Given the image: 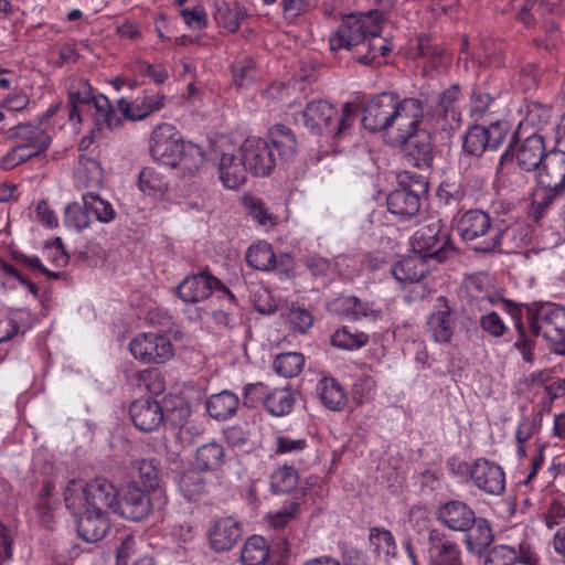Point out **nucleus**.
<instances>
[{"instance_id":"62","label":"nucleus","mask_w":565,"mask_h":565,"mask_svg":"<svg viewBox=\"0 0 565 565\" xmlns=\"http://www.w3.org/2000/svg\"><path fill=\"white\" fill-rule=\"evenodd\" d=\"M308 447L307 440L303 438H292L287 435H278L275 438V455H297Z\"/></svg>"},{"instance_id":"63","label":"nucleus","mask_w":565,"mask_h":565,"mask_svg":"<svg viewBox=\"0 0 565 565\" xmlns=\"http://www.w3.org/2000/svg\"><path fill=\"white\" fill-rule=\"evenodd\" d=\"M460 98V88L458 85H452L440 94L439 108L443 110L445 117H451L452 120L459 119V111L457 110V103Z\"/></svg>"},{"instance_id":"30","label":"nucleus","mask_w":565,"mask_h":565,"mask_svg":"<svg viewBox=\"0 0 565 565\" xmlns=\"http://www.w3.org/2000/svg\"><path fill=\"white\" fill-rule=\"evenodd\" d=\"M544 139L539 134H532L520 145L516 151V161L524 171H535L545 156Z\"/></svg>"},{"instance_id":"41","label":"nucleus","mask_w":565,"mask_h":565,"mask_svg":"<svg viewBox=\"0 0 565 565\" xmlns=\"http://www.w3.org/2000/svg\"><path fill=\"white\" fill-rule=\"evenodd\" d=\"M269 557V545L260 535H253L247 539L241 551L243 565H263Z\"/></svg>"},{"instance_id":"23","label":"nucleus","mask_w":565,"mask_h":565,"mask_svg":"<svg viewBox=\"0 0 565 565\" xmlns=\"http://www.w3.org/2000/svg\"><path fill=\"white\" fill-rule=\"evenodd\" d=\"M305 126L315 134H331L332 122L337 117L335 107L326 100H312L302 113Z\"/></svg>"},{"instance_id":"29","label":"nucleus","mask_w":565,"mask_h":565,"mask_svg":"<svg viewBox=\"0 0 565 565\" xmlns=\"http://www.w3.org/2000/svg\"><path fill=\"white\" fill-rule=\"evenodd\" d=\"M321 404L332 411L342 412L348 405L349 397L345 388L332 376H323L316 386Z\"/></svg>"},{"instance_id":"16","label":"nucleus","mask_w":565,"mask_h":565,"mask_svg":"<svg viewBox=\"0 0 565 565\" xmlns=\"http://www.w3.org/2000/svg\"><path fill=\"white\" fill-rule=\"evenodd\" d=\"M397 141L402 143L404 154L413 166L419 169L433 166L435 147L433 135L427 129L423 128Z\"/></svg>"},{"instance_id":"48","label":"nucleus","mask_w":565,"mask_h":565,"mask_svg":"<svg viewBox=\"0 0 565 565\" xmlns=\"http://www.w3.org/2000/svg\"><path fill=\"white\" fill-rule=\"evenodd\" d=\"M305 356L299 352L278 354L273 363L275 372L284 377L297 376L303 367Z\"/></svg>"},{"instance_id":"22","label":"nucleus","mask_w":565,"mask_h":565,"mask_svg":"<svg viewBox=\"0 0 565 565\" xmlns=\"http://www.w3.org/2000/svg\"><path fill=\"white\" fill-rule=\"evenodd\" d=\"M76 525L78 535L88 543L100 541L110 529L107 513L89 508L79 514Z\"/></svg>"},{"instance_id":"8","label":"nucleus","mask_w":565,"mask_h":565,"mask_svg":"<svg viewBox=\"0 0 565 565\" xmlns=\"http://www.w3.org/2000/svg\"><path fill=\"white\" fill-rule=\"evenodd\" d=\"M213 290L223 292L230 302L236 305L233 292L207 270L186 276L177 287L179 298L189 303L207 299Z\"/></svg>"},{"instance_id":"61","label":"nucleus","mask_w":565,"mask_h":565,"mask_svg":"<svg viewBox=\"0 0 565 565\" xmlns=\"http://www.w3.org/2000/svg\"><path fill=\"white\" fill-rule=\"evenodd\" d=\"M179 138H181V136L173 125L167 122L160 124L151 134L150 152Z\"/></svg>"},{"instance_id":"32","label":"nucleus","mask_w":565,"mask_h":565,"mask_svg":"<svg viewBox=\"0 0 565 565\" xmlns=\"http://www.w3.org/2000/svg\"><path fill=\"white\" fill-rule=\"evenodd\" d=\"M11 137L21 140L22 143L33 146L36 150L45 151L52 141L47 128L36 120L29 124H19L10 129Z\"/></svg>"},{"instance_id":"46","label":"nucleus","mask_w":565,"mask_h":565,"mask_svg":"<svg viewBox=\"0 0 565 565\" xmlns=\"http://www.w3.org/2000/svg\"><path fill=\"white\" fill-rule=\"evenodd\" d=\"M82 201L85 203L89 215H94L100 223H109L116 217V211L113 205L108 201L103 200L95 191L84 193Z\"/></svg>"},{"instance_id":"2","label":"nucleus","mask_w":565,"mask_h":565,"mask_svg":"<svg viewBox=\"0 0 565 565\" xmlns=\"http://www.w3.org/2000/svg\"><path fill=\"white\" fill-rule=\"evenodd\" d=\"M115 512L131 521H142L154 510L161 511L168 504L167 491L163 487H156L152 491L143 490L131 482L125 486Z\"/></svg>"},{"instance_id":"15","label":"nucleus","mask_w":565,"mask_h":565,"mask_svg":"<svg viewBox=\"0 0 565 565\" xmlns=\"http://www.w3.org/2000/svg\"><path fill=\"white\" fill-rule=\"evenodd\" d=\"M456 329V319L445 297L437 298L433 312L428 316L426 331L429 338L440 344L450 343Z\"/></svg>"},{"instance_id":"54","label":"nucleus","mask_w":565,"mask_h":565,"mask_svg":"<svg viewBox=\"0 0 565 565\" xmlns=\"http://www.w3.org/2000/svg\"><path fill=\"white\" fill-rule=\"evenodd\" d=\"M358 115V106L350 103L344 104L341 115L337 114L332 122L331 134L338 139L343 138L353 127Z\"/></svg>"},{"instance_id":"52","label":"nucleus","mask_w":565,"mask_h":565,"mask_svg":"<svg viewBox=\"0 0 565 565\" xmlns=\"http://www.w3.org/2000/svg\"><path fill=\"white\" fill-rule=\"evenodd\" d=\"M138 185L143 193L149 195L162 193L167 189L162 174L152 167H146L140 171Z\"/></svg>"},{"instance_id":"24","label":"nucleus","mask_w":565,"mask_h":565,"mask_svg":"<svg viewBox=\"0 0 565 565\" xmlns=\"http://www.w3.org/2000/svg\"><path fill=\"white\" fill-rule=\"evenodd\" d=\"M166 97L162 94L146 95L129 102L126 98L118 100V111L131 121H139L164 107Z\"/></svg>"},{"instance_id":"20","label":"nucleus","mask_w":565,"mask_h":565,"mask_svg":"<svg viewBox=\"0 0 565 565\" xmlns=\"http://www.w3.org/2000/svg\"><path fill=\"white\" fill-rule=\"evenodd\" d=\"M476 512L466 502L449 500L436 510V520L454 532H462L473 524Z\"/></svg>"},{"instance_id":"38","label":"nucleus","mask_w":565,"mask_h":565,"mask_svg":"<svg viewBox=\"0 0 565 565\" xmlns=\"http://www.w3.org/2000/svg\"><path fill=\"white\" fill-rule=\"evenodd\" d=\"M295 403L296 396L290 387H275L269 390L265 409L271 416L281 417L291 413Z\"/></svg>"},{"instance_id":"13","label":"nucleus","mask_w":565,"mask_h":565,"mask_svg":"<svg viewBox=\"0 0 565 565\" xmlns=\"http://www.w3.org/2000/svg\"><path fill=\"white\" fill-rule=\"evenodd\" d=\"M472 483L482 492L500 495L505 490V473L501 466L486 458H478L469 470Z\"/></svg>"},{"instance_id":"27","label":"nucleus","mask_w":565,"mask_h":565,"mask_svg":"<svg viewBox=\"0 0 565 565\" xmlns=\"http://www.w3.org/2000/svg\"><path fill=\"white\" fill-rule=\"evenodd\" d=\"M392 50V42L381 36V25L376 23L369 31L365 46L358 49L356 60L364 65H379V58L386 56Z\"/></svg>"},{"instance_id":"37","label":"nucleus","mask_w":565,"mask_h":565,"mask_svg":"<svg viewBox=\"0 0 565 565\" xmlns=\"http://www.w3.org/2000/svg\"><path fill=\"white\" fill-rule=\"evenodd\" d=\"M225 461L224 447L210 441L198 447L194 456V466L199 471H215Z\"/></svg>"},{"instance_id":"64","label":"nucleus","mask_w":565,"mask_h":565,"mask_svg":"<svg viewBox=\"0 0 565 565\" xmlns=\"http://www.w3.org/2000/svg\"><path fill=\"white\" fill-rule=\"evenodd\" d=\"M552 117L551 107L539 102H531L526 106L525 121L534 127H543Z\"/></svg>"},{"instance_id":"49","label":"nucleus","mask_w":565,"mask_h":565,"mask_svg":"<svg viewBox=\"0 0 565 565\" xmlns=\"http://www.w3.org/2000/svg\"><path fill=\"white\" fill-rule=\"evenodd\" d=\"M200 472L199 470H189L179 478V490L190 501L196 500L205 492L206 482Z\"/></svg>"},{"instance_id":"17","label":"nucleus","mask_w":565,"mask_h":565,"mask_svg":"<svg viewBox=\"0 0 565 565\" xmlns=\"http://www.w3.org/2000/svg\"><path fill=\"white\" fill-rule=\"evenodd\" d=\"M394 94L383 93L373 97L364 109L362 126L370 131L386 130L392 127Z\"/></svg>"},{"instance_id":"28","label":"nucleus","mask_w":565,"mask_h":565,"mask_svg":"<svg viewBox=\"0 0 565 565\" xmlns=\"http://www.w3.org/2000/svg\"><path fill=\"white\" fill-rule=\"evenodd\" d=\"M473 524H468L463 543L467 551L473 555H481L493 542L494 535L490 522L481 516H475Z\"/></svg>"},{"instance_id":"55","label":"nucleus","mask_w":565,"mask_h":565,"mask_svg":"<svg viewBox=\"0 0 565 565\" xmlns=\"http://www.w3.org/2000/svg\"><path fill=\"white\" fill-rule=\"evenodd\" d=\"M232 68L234 83L239 88L248 87L256 79L255 62L249 57L235 62Z\"/></svg>"},{"instance_id":"14","label":"nucleus","mask_w":565,"mask_h":565,"mask_svg":"<svg viewBox=\"0 0 565 565\" xmlns=\"http://www.w3.org/2000/svg\"><path fill=\"white\" fill-rule=\"evenodd\" d=\"M537 182L548 190V199L565 190V152L552 150L546 152L537 168Z\"/></svg>"},{"instance_id":"31","label":"nucleus","mask_w":565,"mask_h":565,"mask_svg":"<svg viewBox=\"0 0 565 565\" xmlns=\"http://www.w3.org/2000/svg\"><path fill=\"white\" fill-rule=\"evenodd\" d=\"M393 277L401 284H415L420 281L429 271L427 260L414 254L396 263L392 266Z\"/></svg>"},{"instance_id":"18","label":"nucleus","mask_w":565,"mask_h":565,"mask_svg":"<svg viewBox=\"0 0 565 565\" xmlns=\"http://www.w3.org/2000/svg\"><path fill=\"white\" fill-rule=\"evenodd\" d=\"M241 537L242 524L232 516L212 521L207 531L210 547L217 553L230 551Z\"/></svg>"},{"instance_id":"7","label":"nucleus","mask_w":565,"mask_h":565,"mask_svg":"<svg viewBox=\"0 0 565 565\" xmlns=\"http://www.w3.org/2000/svg\"><path fill=\"white\" fill-rule=\"evenodd\" d=\"M508 130L509 125L504 121H495L488 127L471 126L463 136L460 162L467 157L480 158L486 150H497L505 140Z\"/></svg>"},{"instance_id":"34","label":"nucleus","mask_w":565,"mask_h":565,"mask_svg":"<svg viewBox=\"0 0 565 565\" xmlns=\"http://www.w3.org/2000/svg\"><path fill=\"white\" fill-rule=\"evenodd\" d=\"M239 407V398L230 390L212 394L206 401L209 415L220 422L232 418Z\"/></svg>"},{"instance_id":"50","label":"nucleus","mask_w":565,"mask_h":565,"mask_svg":"<svg viewBox=\"0 0 565 565\" xmlns=\"http://www.w3.org/2000/svg\"><path fill=\"white\" fill-rule=\"evenodd\" d=\"M63 222L66 227L82 232L90 225L92 217L84 202H73L65 207Z\"/></svg>"},{"instance_id":"43","label":"nucleus","mask_w":565,"mask_h":565,"mask_svg":"<svg viewBox=\"0 0 565 565\" xmlns=\"http://www.w3.org/2000/svg\"><path fill=\"white\" fill-rule=\"evenodd\" d=\"M270 490L276 494L289 493L299 482L297 470L292 466L277 467L269 477Z\"/></svg>"},{"instance_id":"6","label":"nucleus","mask_w":565,"mask_h":565,"mask_svg":"<svg viewBox=\"0 0 565 565\" xmlns=\"http://www.w3.org/2000/svg\"><path fill=\"white\" fill-rule=\"evenodd\" d=\"M131 355L143 364H164L175 354L171 339L159 332H140L129 342Z\"/></svg>"},{"instance_id":"21","label":"nucleus","mask_w":565,"mask_h":565,"mask_svg":"<svg viewBox=\"0 0 565 565\" xmlns=\"http://www.w3.org/2000/svg\"><path fill=\"white\" fill-rule=\"evenodd\" d=\"M129 414L134 425L145 433L154 431L164 423L162 406L152 398H139L132 402Z\"/></svg>"},{"instance_id":"51","label":"nucleus","mask_w":565,"mask_h":565,"mask_svg":"<svg viewBox=\"0 0 565 565\" xmlns=\"http://www.w3.org/2000/svg\"><path fill=\"white\" fill-rule=\"evenodd\" d=\"M247 13L241 8L231 9L225 2L217 6L215 12V20L218 25L228 32H236L243 20H245Z\"/></svg>"},{"instance_id":"40","label":"nucleus","mask_w":565,"mask_h":565,"mask_svg":"<svg viewBox=\"0 0 565 565\" xmlns=\"http://www.w3.org/2000/svg\"><path fill=\"white\" fill-rule=\"evenodd\" d=\"M161 406L164 415V422L177 427H182L191 415L189 404L179 395L166 396Z\"/></svg>"},{"instance_id":"58","label":"nucleus","mask_w":565,"mask_h":565,"mask_svg":"<svg viewBox=\"0 0 565 565\" xmlns=\"http://www.w3.org/2000/svg\"><path fill=\"white\" fill-rule=\"evenodd\" d=\"M270 387L262 382L248 383L243 387V405L253 408L258 404L265 406Z\"/></svg>"},{"instance_id":"36","label":"nucleus","mask_w":565,"mask_h":565,"mask_svg":"<svg viewBox=\"0 0 565 565\" xmlns=\"http://www.w3.org/2000/svg\"><path fill=\"white\" fill-rule=\"evenodd\" d=\"M268 136L281 160L290 161L296 157L298 141L290 128L284 125H275L269 129Z\"/></svg>"},{"instance_id":"44","label":"nucleus","mask_w":565,"mask_h":565,"mask_svg":"<svg viewBox=\"0 0 565 565\" xmlns=\"http://www.w3.org/2000/svg\"><path fill=\"white\" fill-rule=\"evenodd\" d=\"M247 264L257 270H270L275 267L276 256L271 245L266 242H258L249 246L246 252Z\"/></svg>"},{"instance_id":"26","label":"nucleus","mask_w":565,"mask_h":565,"mask_svg":"<svg viewBox=\"0 0 565 565\" xmlns=\"http://www.w3.org/2000/svg\"><path fill=\"white\" fill-rule=\"evenodd\" d=\"M248 169L243 156L233 152H223L218 163V177L227 189H238L247 180Z\"/></svg>"},{"instance_id":"1","label":"nucleus","mask_w":565,"mask_h":565,"mask_svg":"<svg viewBox=\"0 0 565 565\" xmlns=\"http://www.w3.org/2000/svg\"><path fill=\"white\" fill-rule=\"evenodd\" d=\"M488 300L492 305L500 301L503 309L510 315L518 332L514 348L521 352L524 361L531 362L533 360V342L526 334L522 322V307L524 305L504 299L497 294L489 296ZM525 309L531 333L535 337L542 335L556 347L558 353L565 354V308L546 302L526 305Z\"/></svg>"},{"instance_id":"9","label":"nucleus","mask_w":565,"mask_h":565,"mask_svg":"<svg viewBox=\"0 0 565 565\" xmlns=\"http://www.w3.org/2000/svg\"><path fill=\"white\" fill-rule=\"evenodd\" d=\"M425 553L428 565H465L458 542L439 527L428 530Z\"/></svg>"},{"instance_id":"39","label":"nucleus","mask_w":565,"mask_h":565,"mask_svg":"<svg viewBox=\"0 0 565 565\" xmlns=\"http://www.w3.org/2000/svg\"><path fill=\"white\" fill-rule=\"evenodd\" d=\"M175 159V164L171 166L172 168H179L183 173L193 174L204 164L205 153L200 146L184 141Z\"/></svg>"},{"instance_id":"4","label":"nucleus","mask_w":565,"mask_h":565,"mask_svg":"<svg viewBox=\"0 0 565 565\" xmlns=\"http://www.w3.org/2000/svg\"><path fill=\"white\" fill-rule=\"evenodd\" d=\"M413 252L428 258L444 262L452 250L449 231L440 220H431L419 227L411 237Z\"/></svg>"},{"instance_id":"3","label":"nucleus","mask_w":565,"mask_h":565,"mask_svg":"<svg viewBox=\"0 0 565 565\" xmlns=\"http://www.w3.org/2000/svg\"><path fill=\"white\" fill-rule=\"evenodd\" d=\"M493 231L494 234L486 238L476 250L482 254L492 253H515L525 246L527 242L526 228L515 222L510 209L505 210L503 217H500L497 211Z\"/></svg>"},{"instance_id":"57","label":"nucleus","mask_w":565,"mask_h":565,"mask_svg":"<svg viewBox=\"0 0 565 565\" xmlns=\"http://www.w3.org/2000/svg\"><path fill=\"white\" fill-rule=\"evenodd\" d=\"M243 203L247 213L260 225H274L275 218L267 211L265 203L260 199L253 195H245Z\"/></svg>"},{"instance_id":"45","label":"nucleus","mask_w":565,"mask_h":565,"mask_svg":"<svg viewBox=\"0 0 565 565\" xmlns=\"http://www.w3.org/2000/svg\"><path fill=\"white\" fill-rule=\"evenodd\" d=\"M92 104L95 108L94 120L97 125H104L109 129L121 125L122 116L111 106L105 95L99 94Z\"/></svg>"},{"instance_id":"25","label":"nucleus","mask_w":565,"mask_h":565,"mask_svg":"<svg viewBox=\"0 0 565 565\" xmlns=\"http://www.w3.org/2000/svg\"><path fill=\"white\" fill-rule=\"evenodd\" d=\"M118 497V490L106 478L98 477L86 483V503L89 509L104 511L109 508L115 512Z\"/></svg>"},{"instance_id":"59","label":"nucleus","mask_w":565,"mask_h":565,"mask_svg":"<svg viewBox=\"0 0 565 565\" xmlns=\"http://www.w3.org/2000/svg\"><path fill=\"white\" fill-rule=\"evenodd\" d=\"M376 383L370 375L359 376L352 387L353 399L356 404L370 402L375 395Z\"/></svg>"},{"instance_id":"12","label":"nucleus","mask_w":565,"mask_h":565,"mask_svg":"<svg viewBox=\"0 0 565 565\" xmlns=\"http://www.w3.org/2000/svg\"><path fill=\"white\" fill-rule=\"evenodd\" d=\"M392 114V127L395 126L397 129V140L420 130L419 125L428 121L425 116V107L422 100L417 98H405L399 102L397 96L394 95Z\"/></svg>"},{"instance_id":"35","label":"nucleus","mask_w":565,"mask_h":565,"mask_svg":"<svg viewBox=\"0 0 565 565\" xmlns=\"http://www.w3.org/2000/svg\"><path fill=\"white\" fill-rule=\"evenodd\" d=\"M414 56L426 58L427 67L431 71L445 66L449 61L444 47L427 34H420L417 38Z\"/></svg>"},{"instance_id":"47","label":"nucleus","mask_w":565,"mask_h":565,"mask_svg":"<svg viewBox=\"0 0 565 565\" xmlns=\"http://www.w3.org/2000/svg\"><path fill=\"white\" fill-rule=\"evenodd\" d=\"M369 335L362 331H352L349 327L337 329L331 335V344L342 350H359L366 345Z\"/></svg>"},{"instance_id":"5","label":"nucleus","mask_w":565,"mask_h":565,"mask_svg":"<svg viewBox=\"0 0 565 565\" xmlns=\"http://www.w3.org/2000/svg\"><path fill=\"white\" fill-rule=\"evenodd\" d=\"M426 192L427 182L422 175L405 174L399 181V188L388 194L387 210L403 218L412 217L419 211L420 195Z\"/></svg>"},{"instance_id":"10","label":"nucleus","mask_w":565,"mask_h":565,"mask_svg":"<svg viewBox=\"0 0 565 565\" xmlns=\"http://www.w3.org/2000/svg\"><path fill=\"white\" fill-rule=\"evenodd\" d=\"M373 25H376V22L369 15L347 17L329 39L331 51L365 46L366 36Z\"/></svg>"},{"instance_id":"11","label":"nucleus","mask_w":565,"mask_h":565,"mask_svg":"<svg viewBox=\"0 0 565 565\" xmlns=\"http://www.w3.org/2000/svg\"><path fill=\"white\" fill-rule=\"evenodd\" d=\"M238 152L248 171L257 177L269 175L275 166L276 159L269 142L259 137H248L242 143Z\"/></svg>"},{"instance_id":"33","label":"nucleus","mask_w":565,"mask_h":565,"mask_svg":"<svg viewBox=\"0 0 565 565\" xmlns=\"http://www.w3.org/2000/svg\"><path fill=\"white\" fill-rule=\"evenodd\" d=\"M75 182L78 186L90 189V191L99 190L104 184V170L100 163L85 154L79 156Z\"/></svg>"},{"instance_id":"53","label":"nucleus","mask_w":565,"mask_h":565,"mask_svg":"<svg viewBox=\"0 0 565 565\" xmlns=\"http://www.w3.org/2000/svg\"><path fill=\"white\" fill-rule=\"evenodd\" d=\"M65 505L73 513H79L82 509L87 508L86 484L81 481L71 480L64 491Z\"/></svg>"},{"instance_id":"56","label":"nucleus","mask_w":565,"mask_h":565,"mask_svg":"<svg viewBox=\"0 0 565 565\" xmlns=\"http://www.w3.org/2000/svg\"><path fill=\"white\" fill-rule=\"evenodd\" d=\"M516 562V548L500 544L488 552L483 565H514Z\"/></svg>"},{"instance_id":"19","label":"nucleus","mask_w":565,"mask_h":565,"mask_svg":"<svg viewBox=\"0 0 565 565\" xmlns=\"http://www.w3.org/2000/svg\"><path fill=\"white\" fill-rule=\"evenodd\" d=\"M495 216L489 213L471 209L463 212L456 221V231L465 242H473L493 231Z\"/></svg>"},{"instance_id":"42","label":"nucleus","mask_w":565,"mask_h":565,"mask_svg":"<svg viewBox=\"0 0 565 565\" xmlns=\"http://www.w3.org/2000/svg\"><path fill=\"white\" fill-rule=\"evenodd\" d=\"M370 545L373 553L380 561L386 562L388 558L395 556L396 544L393 534L386 529L372 527L369 534Z\"/></svg>"},{"instance_id":"60","label":"nucleus","mask_w":565,"mask_h":565,"mask_svg":"<svg viewBox=\"0 0 565 565\" xmlns=\"http://www.w3.org/2000/svg\"><path fill=\"white\" fill-rule=\"evenodd\" d=\"M287 321L294 331L306 333L313 324V316L305 308L290 307L287 313Z\"/></svg>"}]
</instances>
